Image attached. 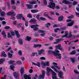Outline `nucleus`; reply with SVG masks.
Instances as JSON below:
<instances>
[{
	"instance_id": "43",
	"label": "nucleus",
	"mask_w": 79,
	"mask_h": 79,
	"mask_svg": "<svg viewBox=\"0 0 79 79\" xmlns=\"http://www.w3.org/2000/svg\"><path fill=\"white\" fill-rule=\"evenodd\" d=\"M35 54H37V53L36 52V53H35V52H33L32 53L31 55V56H35Z\"/></svg>"
},
{
	"instance_id": "61",
	"label": "nucleus",
	"mask_w": 79,
	"mask_h": 79,
	"mask_svg": "<svg viewBox=\"0 0 79 79\" xmlns=\"http://www.w3.org/2000/svg\"><path fill=\"white\" fill-rule=\"evenodd\" d=\"M6 76L5 75L3 77L1 78V79H6Z\"/></svg>"
},
{
	"instance_id": "56",
	"label": "nucleus",
	"mask_w": 79,
	"mask_h": 79,
	"mask_svg": "<svg viewBox=\"0 0 79 79\" xmlns=\"http://www.w3.org/2000/svg\"><path fill=\"white\" fill-rule=\"evenodd\" d=\"M65 35L67 37V35H68V31H66L65 32Z\"/></svg>"
},
{
	"instance_id": "58",
	"label": "nucleus",
	"mask_w": 79,
	"mask_h": 79,
	"mask_svg": "<svg viewBox=\"0 0 79 79\" xmlns=\"http://www.w3.org/2000/svg\"><path fill=\"white\" fill-rule=\"evenodd\" d=\"M55 68H57L58 69H61V68L60 67H58L57 66L55 65Z\"/></svg>"
},
{
	"instance_id": "41",
	"label": "nucleus",
	"mask_w": 79,
	"mask_h": 79,
	"mask_svg": "<svg viewBox=\"0 0 79 79\" xmlns=\"http://www.w3.org/2000/svg\"><path fill=\"white\" fill-rule=\"evenodd\" d=\"M8 37L9 38H12V36L10 35V33H8Z\"/></svg>"
},
{
	"instance_id": "22",
	"label": "nucleus",
	"mask_w": 79,
	"mask_h": 79,
	"mask_svg": "<svg viewBox=\"0 0 79 79\" xmlns=\"http://www.w3.org/2000/svg\"><path fill=\"white\" fill-rule=\"evenodd\" d=\"M29 3L31 4L32 5H34V4H36V2L35 1H32L29 2Z\"/></svg>"
},
{
	"instance_id": "9",
	"label": "nucleus",
	"mask_w": 79,
	"mask_h": 79,
	"mask_svg": "<svg viewBox=\"0 0 79 79\" xmlns=\"http://www.w3.org/2000/svg\"><path fill=\"white\" fill-rule=\"evenodd\" d=\"M15 79H19V76H18V73L16 72H14L13 73Z\"/></svg>"
},
{
	"instance_id": "5",
	"label": "nucleus",
	"mask_w": 79,
	"mask_h": 79,
	"mask_svg": "<svg viewBox=\"0 0 79 79\" xmlns=\"http://www.w3.org/2000/svg\"><path fill=\"white\" fill-rule=\"evenodd\" d=\"M45 76V72L44 70H43L42 71V75H40L39 76V79H44V77Z\"/></svg>"
},
{
	"instance_id": "63",
	"label": "nucleus",
	"mask_w": 79,
	"mask_h": 79,
	"mask_svg": "<svg viewBox=\"0 0 79 79\" xmlns=\"http://www.w3.org/2000/svg\"><path fill=\"white\" fill-rule=\"evenodd\" d=\"M75 13H76V15L78 16V17H79V13H77L76 12H75Z\"/></svg>"
},
{
	"instance_id": "33",
	"label": "nucleus",
	"mask_w": 79,
	"mask_h": 79,
	"mask_svg": "<svg viewBox=\"0 0 79 79\" xmlns=\"http://www.w3.org/2000/svg\"><path fill=\"white\" fill-rule=\"evenodd\" d=\"M51 24L50 23H48L45 25V26L47 27H48L49 26H50Z\"/></svg>"
},
{
	"instance_id": "21",
	"label": "nucleus",
	"mask_w": 79,
	"mask_h": 79,
	"mask_svg": "<svg viewBox=\"0 0 79 79\" xmlns=\"http://www.w3.org/2000/svg\"><path fill=\"white\" fill-rule=\"evenodd\" d=\"M57 42H61L63 40V39H56L55 40Z\"/></svg>"
},
{
	"instance_id": "64",
	"label": "nucleus",
	"mask_w": 79,
	"mask_h": 79,
	"mask_svg": "<svg viewBox=\"0 0 79 79\" xmlns=\"http://www.w3.org/2000/svg\"><path fill=\"white\" fill-rule=\"evenodd\" d=\"M40 60H45V58L44 57H40Z\"/></svg>"
},
{
	"instance_id": "7",
	"label": "nucleus",
	"mask_w": 79,
	"mask_h": 79,
	"mask_svg": "<svg viewBox=\"0 0 79 79\" xmlns=\"http://www.w3.org/2000/svg\"><path fill=\"white\" fill-rule=\"evenodd\" d=\"M54 55L56 56V58H58V59H61V54L58 53L56 52L54 53Z\"/></svg>"
},
{
	"instance_id": "39",
	"label": "nucleus",
	"mask_w": 79,
	"mask_h": 79,
	"mask_svg": "<svg viewBox=\"0 0 79 79\" xmlns=\"http://www.w3.org/2000/svg\"><path fill=\"white\" fill-rule=\"evenodd\" d=\"M27 17L30 18H32V16L31 14H29L27 15Z\"/></svg>"
},
{
	"instance_id": "13",
	"label": "nucleus",
	"mask_w": 79,
	"mask_h": 79,
	"mask_svg": "<svg viewBox=\"0 0 79 79\" xmlns=\"http://www.w3.org/2000/svg\"><path fill=\"white\" fill-rule=\"evenodd\" d=\"M63 19V16L61 15L59 17L58 19V20L59 21H62Z\"/></svg>"
},
{
	"instance_id": "30",
	"label": "nucleus",
	"mask_w": 79,
	"mask_h": 79,
	"mask_svg": "<svg viewBox=\"0 0 79 79\" xmlns=\"http://www.w3.org/2000/svg\"><path fill=\"white\" fill-rule=\"evenodd\" d=\"M44 64L47 66H50V62L49 61H47L44 63Z\"/></svg>"
},
{
	"instance_id": "49",
	"label": "nucleus",
	"mask_w": 79,
	"mask_h": 79,
	"mask_svg": "<svg viewBox=\"0 0 79 79\" xmlns=\"http://www.w3.org/2000/svg\"><path fill=\"white\" fill-rule=\"evenodd\" d=\"M68 18L69 19H72L73 18H74V16H69L68 17Z\"/></svg>"
},
{
	"instance_id": "3",
	"label": "nucleus",
	"mask_w": 79,
	"mask_h": 79,
	"mask_svg": "<svg viewBox=\"0 0 79 79\" xmlns=\"http://www.w3.org/2000/svg\"><path fill=\"white\" fill-rule=\"evenodd\" d=\"M39 26L38 25H31V27L33 29V30L35 31H37L39 29V28L37 27H39Z\"/></svg>"
},
{
	"instance_id": "18",
	"label": "nucleus",
	"mask_w": 79,
	"mask_h": 79,
	"mask_svg": "<svg viewBox=\"0 0 79 79\" xmlns=\"http://www.w3.org/2000/svg\"><path fill=\"white\" fill-rule=\"evenodd\" d=\"M41 65L42 68H45V62H42L41 63Z\"/></svg>"
},
{
	"instance_id": "16",
	"label": "nucleus",
	"mask_w": 79,
	"mask_h": 79,
	"mask_svg": "<svg viewBox=\"0 0 79 79\" xmlns=\"http://www.w3.org/2000/svg\"><path fill=\"white\" fill-rule=\"evenodd\" d=\"M23 17V15L20 14L17 15V18L18 19H21V18Z\"/></svg>"
},
{
	"instance_id": "29",
	"label": "nucleus",
	"mask_w": 79,
	"mask_h": 79,
	"mask_svg": "<svg viewBox=\"0 0 79 79\" xmlns=\"http://www.w3.org/2000/svg\"><path fill=\"white\" fill-rule=\"evenodd\" d=\"M5 60L4 59H1L0 60V64H3V61Z\"/></svg>"
},
{
	"instance_id": "25",
	"label": "nucleus",
	"mask_w": 79,
	"mask_h": 79,
	"mask_svg": "<svg viewBox=\"0 0 79 79\" xmlns=\"http://www.w3.org/2000/svg\"><path fill=\"white\" fill-rule=\"evenodd\" d=\"M26 6L28 8H29V9H31V8H32V6L30 4H26Z\"/></svg>"
},
{
	"instance_id": "52",
	"label": "nucleus",
	"mask_w": 79,
	"mask_h": 79,
	"mask_svg": "<svg viewBox=\"0 0 79 79\" xmlns=\"http://www.w3.org/2000/svg\"><path fill=\"white\" fill-rule=\"evenodd\" d=\"M11 3L12 5L15 4V0H11Z\"/></svg>"
},
{
	"instance_id": "44",
	"label": "nucleus",
	"mask_w": 79,
	"mask_h": 79,
	"mask_svg": "<svg viewBox=\"0 0 79 79\" xmlns=\"http://www.w3.org/2000/svg\"><path fill=\"white\" fill-rule=\"evenodd\" d=\"M10 34H11V35H15V32H13V31H10Z\"/></svg>"
},
{
	"instance_id": "48",
	"label": "nucleus",
	"mask_w": 79,
	"mask_h": 79,
	"mask_svg": "<svg viewBox=\"0 0 79 79\" xmlns=\"http://www.w3.org/2000/svg\"><path fill=\"white\" fill-rule=\"evenodd\" d=\"M16 63L17 64H21V61H18L16 62Z\"/></svg>"
},
{
	"instance_id": "36",
	"label": "nucleus",
	"mask_w": 79,
	"mask_h": 79,
	"mask_svg": "<svg viewBox=\"0 0 79 79\" xmlns=\"http://www.w3.org/2000/svg\"><path fill=\"white\" fill-rule=\"evenodd\" d=\"M18 54L19 55H20V56L23 55V53H22V52H21V50H19V51Z\"/></svg>"
},
{
	"instance_id": "53",
	"label": "nucleus",
	"mask_w": 79,
	"mask_h": 79,
	"mask_svg": "<svg viewBox=\"0 0 79 79\" xmlns=\"http://www.w3.org/2000/svg\"><path fill=\"white\" fill-rule=\"evenodd\" d=\"M74 44V41H73L69 42V45L70 44Z\"/></svg>"
},
{
	"instance_id": "19",
	"label": "nucleus",
	"mask_w": 79,
	"mask_h": 79,
	"mask_svg": "<svg viewBox=\"0 0 79 79\" xmlns=\"http://www.w3.org/2000/svg\"><path fill=\"white\" fill-rule=\"evenodd\" d=\"M61 44H59L56 46V49H59V50H60V49L61 48Z\"/></svg>"
},
{
	"instance_id": "1",
	"label": "nucleus",
	"mask_w": 79,
	"mask_h": 79,
	"mask_svg": "<svg viewBox=\"0 0 79 79\" xmlns=\"http://www.w3.org/2000/svg\"><path fill=\"white\" fill-rule=\"evenodd\" d=\"M46 70L47 72H50V71H51L52 73V77L53 79H57V77H56V73L51 69L50 68L47 67L46 68Z\"/></svg>"
},
{
	"instance_id": "17",
	"label": "nucleus",
	"mask_w": 79,
	"mask_h": 79,
	"mask_svg": "<svg viewBox=\"0 0 79 79\" xmlns=\"http://www.w3.org/2000/svg\"><path fill=\"white\" fill-rule=\"evenodd\" d=\"M74 22L73 21H72L71 23L68 24L67 26H72L74 24Z\"/></svg>"
},
{
	"instance_id": "2",
	"label": "nucleus",
	"mask_w": 79,
	"mask_h": 79,
	"mask_svg": "<svg viewBox=\"0 0 79 79\" xmlns=\"http://www.w3.org/2000/svg\"><path fill=\"white\" fill-rule=\"evenodd\" d=\"M48 7L50 8L54 9L55 8L58 10L60 9V7L58 6H56L55 7V4L52 2H50L49 3V5L48 6Z\"/></svg>"
},
{
	"instance_id": "12",
	"label": "nucleus",
	"mask_w": 79,
	"mask_h": 79,
	"mask_svg": "<svg viewBox=\"0 0 79 79\" xmlns=\"http://www.w3.org/2000/svg\"><path fill=\"white\" fill-rule=\"evenodd\" d=\"M15 32L17 37L18 38H19V37H20V35H19V32L16 30H15Z\"/></svg>"
},
{
	"instance_id": "45",
	"label": "nucleus",
	"mask_w": 79,
	"mask_h": 79,
	"mask_svg": "<svg viewBox=\"0 0 79 79\" xmlns=\"http://www.w3.org/2000/svg\"><path fill=\"white\" fill-rule=\"evenodd\" d=\"M62 70L64 72H66V69H65V67L64 66H63L62 67Z\"/></svg>"
},
{
	"instance_id": "37",
	"label": "nucleus",
	"mask_w": 79,
	"mask_h": 79,
	"mask_svg": "<svg viewBox=\"0 0 79 79\" xmlns=\"http://www.w3.org/2000/svg\"><path fill=\"white\" fill-rule=\"evenodd\" d=\"M9 64H13L14 63H15V61L14 60H10L8 62Z\"/></svg>"
},
{
	"instance_id": "62",
	"label": "nucleus",
	"mask_w": 79,
	"mask_h": 79,
	"mask_svg": "<svg viewBox=\"0 0 79 79\" xmlns=\"http://www.w3.org/2000/svg\"><path fill=\"white\" fill-rule=\"evenodd\" d=\"M61 51V52H64V49H63V48L61 47L59 49Z\"/></svg>"
},
{
	"instance_id": "34",
	"label": "nucleus",
	"mask_w": 79,
	"mask_h": 79,
	"mask_svg": "<svg viewBox=\"0 0 79 79\" xmlns=\"http://www.w3.org/2000/svg\"><path fill=\"white\" fill-rule=\"evenodd\" d=\"M2 56H4V57H6V55L5 54V52H2Z\"/></svg>"
},
{
	"instance_id": "47",
	"label": "nucleus",
	"mask_w": 79,
	"mask_h": 79,
	"mask_svg": "<svg viewBox=\"0 0 79 79\" xmlns=\"http://www.w3.org/2000/svg\"><path fill=\"white\" fill-rule=\"evenodd\" d=\"M40 19H41V20H46V19H45V18H44L43 17H40Z\"/></svg>"
},
{
	"instance_id": "26",
	"label": "nucleus",
	"mask_w": 79,
	"mask_h": 79,
	"mask_svg": "<svg viewBox=\"0 0 79 79\" xmlns=\"http://www.w3.org/2000/svg\"><path fill=\"white\" fill-rule=\"evenodd\" d=\"M48 13H45L44 14V16H48V18H49L50 19H52V17H50L48 16Z\"/></svg>"
},
{
	"instance_id": "11",
	"label": "nucleus",
	"mask_w": 79,
	"mask_h": 79,
	"mask_svg": "<svg viewBox=\"0 0 79 79\" xmlns=\"http://www.w3.org/2000/svg\"><path fill=\"white\" fill-rule=\"evenodd\" d=\"M70 59L71 60V62H72V63H74L75 62H76V58L74 57V58H70Z\"/></svg>"
},
{
	"instance_id": "40",
	"label": "nucleus",
	"mask_w": 79,
	"mask_h": 79,
	"mask_svg": "<svg viewBox=\"0 0 79 79\" xmlns=\"http://www.w3.org/2000/svg\"><path fill=\"white\" fill-rule=\"evenodd\" d=\"M70 55H75L76 54V51H73L70 53Z\"/></svg>"
},
{
	"instance_id": "59",
	"label": "nucleus",
	"mask_w": 79,
	"mask_h": 79,
	"mask_svg": "<svg viewBox=\"0 0 79 79\" xmlns=\"http://www.w3.org/2000/svg\"><path fill=\"white\" fill-rule=\"evenodd\" d=\"M12 48H11V47H10L7 49V51L8 52V51H10L11 49Z\"/></svg>"
},
{
	"instance_id": "28",
	"label": "nucleus",
	"mask_w": 79,
	"mask_h": 79,
	"mask_svg": "<svg viewBox=\"0 0 79 79\" xmlns=\"http://www.w3.org/2000/svg\"><path fill=\"white\" fill-rule=\"evenodd\" d=\"M20 71L21 75H23V73L24 72V68L22 67L20 69Z\"/></svg>"
},
{
	"instance_id": "31",
	"label": "nucleus",
	"mask_w": 79,
	"mask_h": 79,
	"mask_svg": "<svg viewBox=\"0 0 79 79\" xmlns=\"http://www.w3.org/2000/svg\"><path fill=\"white\" fill-rule=\"evenodd\" d=\"M8 57L9 58H11L13 56V54H11L10 52H8Z\"/></svg>"
},
{
	"instance_id": "60",
	"label": "nucleus",
	"mask_w": 79,
	"mask_h": 79,
	"mask_svg": "<svg viewBox=\"0 0 79 79\" xmlns=\"http://www.w3.org/2000/svg\"><path fill=\"white\" fill-rule=\"evenodd\" d=\"M58 30H60V29L59 28H56V29H55V32H57V31H58Z\"/></svg>"
},
{
	"instance_id": "32",
	"label": "nucleus",
	"mask_w": 79,
	"mask_h": 79,
	"mask_svg": "<svg viewBox=\"0 0 79 79\" xmlns=\"http://www.w3.org/2000/svg\"><path fill=\"white\" fill-rule=\"evenodd\" d=\"M35 21H36L35 20V19H32L30 21V23H32V22H33V23H35Z\"/></svg>"
},
{
	"instance_id": "46",
	"label": "nucleus",
	"mask_w": 79,
	"mask_h": 79,
	"mask_svg": "<svg viewBox=\"0 0 79 79\" xmlns=\"http://www.w3.org/2000/svg\"><path fill=\"white\" fill-rule=\"evenodd\" d=\"M25 26L26 27H27L28 26V22L27 21H25Z\"/></svg>"
},
{
	"instance_id": "23",
	"label": "nucleus",
	"mask_w": 79,
	"mask_h": 79,
	"mask_svg": "<svg viewBox=\"0 0 79 79\" xmlns=\"http://www.w3.org/2000/svg\"><path fill=\"white\" fill-rule=\"evenodd\" d=\"M19 44L21 45H23V40L21 39H19Z\"/></svg>"
},
{
	"instance_id": "8",
	"label": "nucleus",
	"mask_w": 79,
	"mask_h": 79,
	"mask_svg": "<svg viewBox=\"0 0 79 79\" xmlns=\"http://www.w3.org/2000/svg\"><path fill=\"white\" fill-rule=\"evenodd\" d=\"M13 15V16H15L16 15V14L14 12H8L7 13V15L8 16V15Z\"/></svg>"
},
{
	"instance_id": "57",
	"label": "nucleus",
	"mask_w": 79,
	"mask_h": 79,
	"mask_svg": "<svg viewBox=\"0 0 79 79\" xmlns=\"http://www.w3.org/2000/svg\"><path fill=\"white\" fill-rule=\"evenodd\" d=\"M10 27L8 26H6L5 27H4V29H8Z\"/></svg>"
},
{
	"instance_id": "10",
	"label": "nucleus",
	"mask_w": 79,
	"mask_h": 79,
	"mask_svg": "<svg viewBox=\"0 0 79 79\" xmlns=\"http://www.w3.org/2000/svg\"><path fill=\"white\" fill-rule=\"evenodd\" d=\"M2 34L3 35L4 39H6V34H5V32L4 31H2Z\"/></svg>"
},
{
	"instance_id": "15",
	"label": "nucleus",
	"mask_w": 79,
	"mask_h": 79,
	"mask_svg": "<svg viewBox=\"0 0 79 79\" xmlns=\"http://www.w3.org/2000/svg\"><path fill=\"white\" fill-rule=\"evenodd\" d=\"M24 77L25 79H31V77L28 75H24Z\"/></svg>"
},
{
	"instance_id": "42",
	"label": "nucleus",
	"mask_w": 79,
	"mask_h": 79,
	"mask_svg": "<svg viewBox=\"0 0 79 79\" xmlns=\"http://www.w3.org/2000/svg\"><path fill=\"white\" fill-rule=\"evenodd\" d=\"M10 19H11L12 20H15V18L14 17V16L13 15V16L12 15H11V17L10 18Z\"/></svg>"
},
{
	"instance_id": "35",
	"label": "nucleus",
	"mask_w": 79,
	"mask_h": 79,
	"mask_svg": "<svg viewBox=\"0 0 79 79\" xmlns=\"http://www.w3.org/2000/svg\"><path fill=\"white\" fill-rule=\"evenodd\" d=\"M10 69L13 70V69H14V68H15V66L13 65H11L10 66Z\"/></svg>"
},
{
	"instance_id": "55",
	"label": "nucleus",
	"mask_w": 79,
	"mask_h": 79,
	"mask_svg": "<svg viewBox=\"0 0 79 79\" xmlns=\"http://www.w3.org/2000/svg\"><path fill=\"white\" fill-rule=\"evenodd\" d=\"M60 25H57V24H55L53 25V27H59V26H60Z\"/></svg>"
},
{
	"instance_id": "6",
	"label": "nucleus",
	"mask_w": 79,
	"mask_h": 79,
	"mask_svg": "<svg viewBox=\"0 0 79 79\" xmlns=\"http://www.w3.org/2000/svg\"><path fill=\"white\" fill-rule=\"evenodd\" d=\"M39 33H41L40 35L41 36H43L44 37V36H45V31H44V30H39Z\"/></svg>"
},
{
	"instance_id": "20",
	"label": "nucleus",
	"mask_w": 79,
	"mask_h": 79,
	"mask_svg": "<svg viewBox=\"0 0 79 79\" xmlns=\"http://www.w3.org/2000/svg\"><path fill=\"white\" fill-rule=\"evenodd\" d=\"M0 15L1 16H5L6 15V14L5 12L3 11H1Z\"/></svg>"
},
{
	"instance_id": "54",
	"label": "nucleus",
	"mask_w": 79,
	"mask_h": 79,
	"mask_svg": "<svg viewBox=\"0 0 79 79\" xmlns=\"http://www.w3.org/2000/svg\"><path fill=\"white\" fill-rule=\"evenodd\" d=\"M3 20H5V18L4 17H0V20L2 21Z\"/></svg>"
},
{
	"instance_id": "51",
	"label": "nucleus",
	"mask_w": 79,
	"mask_h": 79,
	"mask_svg": "<svg viewBox=\"0 0 79 79\" xmlns=\"http://www.w3.org/2000/svg\"><path fill=\"white\" fill-rule=\"evenodd\" d=\"M74 72L75 73H76V74H79V72H78V71H77V70H74Z\"/></svg>"
},
{
	"instance_id": "24",
	"label": "nucleus",
	"mask_w": 79,
	"mask_h": 79,
	"mask_svg": "<svg viewBox=\"0 0 79 79\" xmlns=\"http://www.w3.org/2000/svg\"><path fill=\"white\" fill-rule=\"evenodd\" d=\"M44 52V50L43 49H41L40 51L38 52V54L39 55H40L42 54V53Z\"/></svg>"
},
{
	"instance_id": "27",
	"label": "nucleus",
	"mask_w": 79,
	"mask_h": 79,
	"mask_svg": "<svg viewBox=\"0 0 79 79\" xmlns=\"http://www.w3.org/2000/svg\"><path fill=\"white\" fill-rule=\"evenodd\" d=\"M26 40L28 42H29V41L31 40V37L29 36H27L26 37Z\"/></svg>"
},
{
	"instance_id": "4",
	"label": "nucleus",
	"mask_w": 79,
	"mask_h": 79,
	"mask_svg": "<svg viewBox=\"0 0 79 79\" xmlns=\"http://www.w3.org/2000/svg\"><path fill=\"white\" fill-rule=\"evenodd\" d=\"M58 75L60 77V78H61L62 79H64V77L63 76V73L61 71V70H59L58 71Z\"/></svg>"
},
{
	"instance_id": "50",
	"label": "nucleus",
	"mask_w": 79,
	"mask_h": 79,
	"mask_svg": "<svg viewBox=\"0 0 79 79\" xmlns=\"http://www.w3.org/2000/svg\"><path fill=\"white\" fill-rule=\"evenodd\" d=\"M36 66H38V67H40V64L39 62H38L36 64Z\"/></svg>"
},
{
	"instance_id": "14",
	"label": "nucleus",
	"mask_w": 79,
	"mask_h": 79,
	"mask_svg": "<svg viewBox=\"0 0 79 79\" xmlns=\"http://www.w3.org/2000/svg\"><path fill=\"white\" fill-rule=\"evenodd\" d=\"M31 12L33 13H37L39 12V10H31Z\"/></svg>"
},
{
	"instance_id": "38",
	"label": "nucleus",
	"mask_w": 79,
	"mask_h": 79,
	"mask_svg": "<svg viewBox=\"0 0 79 79\" xmlns=\"http://www.w3.org/2000/svg\"><path fill=\"white\" fill-rule=\"evenodd\" d=\"M73 35H72V34L71 33V32H70L69 33V36L67 37L68 38H69V37H72Z\"/></svg>"
}]
</instances>
